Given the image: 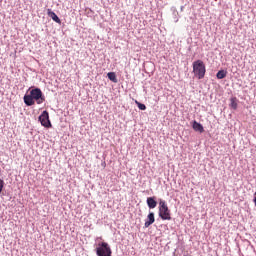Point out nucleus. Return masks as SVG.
I'll use <instances>...</instances> for the list:
<instances>
[{
  "mask_svg": "<svg viewBox=\"0 0 256 256\" xmlns=\"http://www.w3.org/2000/svg\"><path fill=\"white\" fill-rule=\"evenodd\" d=\"M147 205H148L149 209H155V207H157V201H155L154 197H148Z\"/></svg>",
  "mask_w": 256,
  "mask_h": 256,
  "instance_id": "obj_10",
  "label": "nucleus"
},
{
  "mask_svg": "<svg viewBox=\"0 0 256 256\" xmlns=\"http://www.w3.org/2000/svg\"><path fill=\"white\" fill-rule=\"evenodd\" d=\"M217 79H225L227 77V71L219 70L216 74Z\"/></svg>",
  "mask_w": 256,
  "mask_h": 256,
  "instance_id": "obj_12",
  "label": "nucleus"
},
{
  "mask_svg": "<svg viewBox=\"0 0 256 256\" xmlns=\"http://www.w3.org/2000/svg\"><path fill=\"white\" fill-rule=\"evenodd\" d=\"M39 121L43 127L49 129L51 127V120H49V112L47 110L43 111L39 116Z\"/></svg>",
  "mask_w": 256,
  "mask_h": 256,
  "instance_id": "obj_5",
  "label": "nucleus"
},
{
  "mask_svg": "<svg viewBox=\"0 0 256 256\" xmlns=\"http://www.w3.org/2000/svg\"><path fill=\"white\" fill-rule=\"evenodd\" d=\"M155 223V213L150 212L147 216V220L144 223V227H151Z\"/></svg>",
  "mask_w": 256,
  "mask_h": 256,
  "instance_id": "obj_6",
  "label": "nucleus"
},
{
  "mask_svg": "<svg viewBox=\"0 0 256 256\" xmlns=\"http://www.w3.org/2000/svg\"><path fill=\"white\" fill-rule=\"evenodd\" d=\"M159 217L163 221H171V210H169L167 202H165L164 200H161L159 202Z\"/></svg>",
  "mask_w": 256,
  "mask_h": 256,
  "instance_id": "obj_2",
  "label": "nucleus"
},
{
  "mask_svg": "<svg viewBox=\"0 0 256 256\" xmlns=\"http://www.w3.org/2000/svg\"><path fill=\"white\" fill-rule=\"evenodd\" d=\"M194 131H197L198 133H203L205 129L203 128V125L201 123L194 121L192 125Z\"/></svg>",
  "mask_w": 256,
  "mask_h": 256,
  "instance_id": "obj_8",
  "label": "nucleus"
},
{
  "mask_svg": "<svg viewBox=\"0 0 256 256\" xmlns=\"http://www.w3.org/2000/svg\"><path fill=\"white\" fill-rule=\"evenodd\" d=\"M30 95L32 96V99L36 101L37 105H41V103L45 101V96L39 88L32 89Z\"/></svg>",
  "mask_w": 256,
  "mask_h": 256,
  "instance_id": "obj_4",
  "label": "nucleus"
},
{
  "mask_svg": "<svg viewBox=\"0 0 256 256\" xmlns=\"http://www.w3.org/2000/svg\"><path fill=\"white\" fill-rule=\"evenodd\" d=\"M138 109H140V111H145V109H147V106H145V104L138 103Z\"/></svg>",
  "mask_w": 256,
  "mask_h": 256,
  "instance_id": "obj_14",
  "label": "nucleus"
},
{
  "mask_svg": "<svg viewBox=\"0 0 256 256\" xmlns=\"http://www.w3.org/2000/svg\"><path fill=\"white\" fill-rule=\"evenodd\" d=\"M113 251L111 250V246L107 242H100L96 247V255L98 256H111Z\"/></svg>",
  "mask_w": 256,
  "mask_h": 256,
  "instance_id": "obj_3",
  "label": "nucleus"
},
{
  "mask_svg": "<svg viewBox=\"0 0 256 256\" xmlns=\"http://www.w3.org/2000/svg\"><path fill=\"white\" fill-rule=\"evenodd\" d=\"M48 17H51L55 21V23H61V19H59V16L55 14L51 9L47 10Z\"/></svg>",
  "mask_w": 256,
  "mask_h": 256,
  "instance_id": "obj_7",
  "label": "nucleus"
},
{
  "mask_svg": "<svg viewBox=\"0 0 256 256\" xmlns=\"http://www.w3.org/2000/svg\"><path fill=\"white\" fill-rule=\"evenodd\" d=\"M237 105H238L237 97H232L230 99V107H231V109H234V111L237 110Z\"/></svg>",
  "mask_w": 256,
  "mask_h": 256,
  "instance_id": "obj_11",
  "label": "nucleus"
},
{
  "mask_svg": "<svg viewBox=\"0 0 256 256\" xmlns=\"http://www.w3.org/2000/svg\"><path fill=\"white\" fill-rule=\"evenodd\" d=\"M4 185H5V182L0 179V193L3 191Z\"/></svg>",
  "mask_w": 256,
  "mask_h": 256,
  "instance_id": "obj_15",
  "label": "nucleus"
},
{
  "mask_svg": "<svg viewBox=\"0 0 256 256\" xmlns=\"http://www.w3.org/2000/svg\"><path fill=\"white\" fill-rule=\"evenodd\" d=\"M254 195H255V196H254L253 201H254V203H255V205H256V193H255Z\"/></svg>",
  "mask_w": 256,
  "mask_h": 256,
  "instance_id": "obj_16",
  "label": "nucleus"
},
{
  "mask_svg": "<svg viewBox=\"0 0 256 256\" xmlns=\"http://www.w3.org/2000/svg\"><path fill=\"white\" fill-rule=\"evenodd\" d=\"M108 79H110V81H112L113 83H117V75L115 74V72H109L107 74Z\"/></svg>",
  "mask_w": 256,
  "mask_h": 256,
  "instance_id": "obj_13",
  "label": "nucleus"
},
{
  "mask_svg": "<svg viewBox=\"0 0 256 256\" xmlns=\"http://www.w3.org/2000/svg\"><path fill=\"white\" fill-rule=\"evenodd\" d=\"M193 73L194 77L197 79H203L205 77L207 69L205 68V63L202 62V60H196L193 62Z\"/></svg>",
  "mask_w": 256,
  "mask_h": 256,
  "instance_id": "obj_1",
  "label": "nucleus"
},
{
  "mask_svg": "<svg viewBox=\"0 0 256 256\" xmlns=\"http://www.w3.org/2000/svg\"><path fill=\"white\" fill-rule=\"evenodd\" d=\"M24 103L28 107H31L35 103V100L32 98L31 94L25 95L24 96Z\"/></svg>",
  "mask_w": 256,
  "mask_h": 256,
  "instance_id": "obj_9",
  "label": "nucleus"
}]
</instances>
